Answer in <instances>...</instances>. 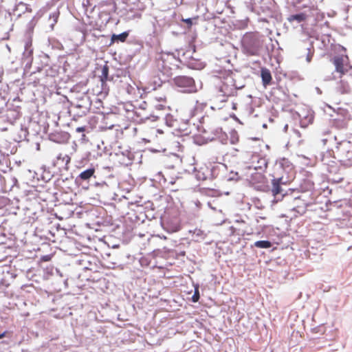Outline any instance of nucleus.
<instances>
[{"instance_id":"obj_25","label":"nucleus","mask_w":352,"mask_h":352,"mask_svg":"<svg viewBox=\"0 0 352 352\" xmlns=\"http://www.w3.org/2000/svg\"><path fill=\"white\" fill-rule=\"evenodd\" d=\"M140 264L142 266H148V262L146 258H141L140 260Z\"/></svg>"},{"instance_id":"obj_22","label":"nucleus","mask_w":352,"mask_h":352,"mask_svg":"<svg viewBox=\"0 0 352 352\" xmlns=\"http://www.w3.org/2000/svg\"><path fill=\"white\" fill-rule=\"evenodd\" d=\"M201 170H204V169H206V173L205 172H203V175L202 176H200L199 175V173H200V170L198 171V177L200 179H202V180H205L207 179L208 176L210 174V170L208 168H204V167H201L200 168Z\"/></svg>"},{"instance_id":"obj_13","label":"nucleus","mask_w":352,"mask_h":352,"mask_svg":"<svg viewBox=\"0 0 352 352\" xmlns=\"http://www.w3.org/2000/svg\"><path fill=\"white\" fill-rule=\"evenodd\" d=\"M221 91L223 93V95L229 97L234 96V93L236 92V87L234 84H232L230 86L227 84L224 83L221 87Z\"/></svg>"},{"instance_id":"obj_3","label":"nucleus","mask_w":352,"mask_h":352,"mask_svg":"<svg viewBox=\"0 0 352 352\" xmlns=\"http://www.w3.org/2000/svg\"><path fill=\"white\" fill-rule=\"evenodd\" d=\"M177 60L170 54H164L157 61L159 70L166 77L172 76L173 71L177 68Z\"/></svg>"},{"instance_id":"obj_2","label":"nucleus","mask_w":352,"mask_h":352,"mask_svg":"<svg viewBox=\"0 0 352 352\" xmlns=\"http://www.w3.org/2000/svg\"><path fill=\"white\" fill-rule=\"evenodd\" d=\"M126 221H122V225H115L111 221H93L91 224L85 223V226L88 228L94 229L96 232H113L117 235L127 234L129 230H124Z\"/></svg>"},{"instance_id":"obj_39","label":"nucleus","mask_w":352,"mask_h":352,"mask_svg":"<svg viewBox=\"0 0 352 352\" xmlns=\"http://www.w3.org/2000/svg\"><path fill=\"white\" fill-rule=\"evenodd\" d=\"M67 157L68 158V160H67V162H68L70 160V158L68 156H67Z\"/></svg>"},{"instance_id":"obj_28","label":"nucleus","mask_w":352,"mask_h":352,"mask_svg":"<svg viewBox=\"0 0 352 352\" xmlns=\"http://www.w3.org/2000/svg\"><path fill=\"white\" fill-rule=\"evenodd\" d=\"M86 130L85 126H80L76 128V131L78 133L84 132Z\"/></svg>"},{"instance_id":"obj_32","label":"nucleus","mask_w":352,"mask_h":352,"mask_svg":"<svg viewBox=\"0 0 352 352\" xmlns=\"http://www.w3.org/2000/svg\"><path fill=\"white\" fill-rule=\"evenodd\" d=\"M311 58H312V54H308L307 56V62H311Z\"/></svg>"},{"instance_id":"obj_10","label":"nucleus","mask_w":352,"mask_h":352,"mask_svg":"<svg viewBox=\"0 0 352 352\" xmlns=\"http://www.w3.org/2000/svg\"><path fill=\"white\" fill-rule=\"evenodd\" d=\"M272 192L276 202L281 201L285 197V195L283 194V190L280 185L279 179H274L272 180Z\"/></svg>"},{"instance_id":"obj_40","label":"nucleus","mask_w":352,"mask_h":352,"mask_svg":"<svg viewBox=\"0 0 352 352\" xmlns=\"http://www.w3.org/2000/svg\"><path fill=\"white\" fill-rule=\"evenodd\" d=\"M128 219H129V220H132V217H128Z\"/></svg>"},{"instance_id":"obj_1","label":"nucleus","mask_w":352,"mask_h":352,"mask_svg":"<svg viewBox=\"0 0 352 352\" xmlns=\"http://www.w3.org/2000/svg\"><path fill=\"white\" fill-rule=\"evenodd\" d=\"M263 45V36L258 32L246 33L242 40V50L247 56H258Z\"/></svg>"},{"instance_id":"obj_36","label":"nucleus","mask_w":352,"mask_h":352,"mask_svg":"<svg viewBox=\"0 0 352 352\" xmlns=\"http://www.w3.org/2000/svg\"><path fill=\"white\" fill-rule=\"evenodd\" d=\"M155 237V236H151V238H149V239H148V242H149V243H151V242H152V240H153Z\"/></svg>"},{"instance_id":"obj_11","label":"nucleus","mask_w":352,"mask_h":352,"mask_svg":"<svg viewBox=\"0 0 352 352\" xmlns=\"http://www.w3.org/2000/svg\"><path fill=\"white\" fill-rule=\"evenodd\" d=\"M54 226L56 228V234H57L58 238L64 236L65 235L67 234V232H72L78 235L80 234L79 233V232L77 230L76 226H74L73 227H72L70 226L68 227H66V226L61 227L59 223H56Z\"/></svg>"},{"instance_id":"obj_17","label":"nucleus","mask_w":352,"mask_h":352,"mask_svg":"<svg viewBox=\"0 0 352 352\" xmlns=\"http://www.w3.org/2000/svg\"><path fill=\"white\" fill-rule=\"evenodd\" d=\"M94 173H95V168H89V169H87V170L82 171L79 175V177L82 180H87V179H90L94 175Z\"/></svg>"},{"instance_id":"obj_8","label":"nucleus","mask_w":352,"mask_h":352,"mask_svg":"<svg viewBox=\"0 0 352 352\" xmlns=\"http://www.w3.org/2000/svg\"><path fill=\"white\" fill-rule=\"evenodd\" d=\"M332 63L336 67V72L340 74V77H342L348 72L349 66L345 63L342 56H334Z\"/></svg>"},{"instance_id":"obj_19","label":"nucleus","mask_w":352,"mask_h":352,"mask_svg":"<svg viewBox=\"0 0 352 352\" xmlns=\"http://www.w3.org/2000/svg\"><path fill=\"white\" fill-rule=\"evenodd\" d=\"M109 75V67L104 65L102 69V74L100 76V80L102 84H104L108 78Z\"/></svg>"},{"instance_id":"obj_18","label":"nucleus","mask_w":352,"mask_h":352,"mask_svg":"<svg viewBox=\"0 0 352 352\" xmlns=\"http://www.w3.org/2000/svg\"><path fill=\"white\" fill-rule=\"evenodd\" d=\"M272 245L270 241H257L254 243V246L259 248H270Z\"/></svg>"},{"instance_id":"obj_37","label":"nucleus","mask_w":352,"mask_h":352,"mask_svg":"<svg viewBox=\"0 0 352 352\" xmlns=\"http://www.w3.org/2000/svg\"><path fill=\"white\" fill-rule=\"evenodd\" d=\"M142 218V217L136 216L135 220H140Z\"/></svg>"},{"instance_id":"obj_15","label":"nucleus","mask_w":352,"mask_h":352,"mask_svg":"<svg viewBox=\"0 0 352 352\" xmlns=\"http://www.w3.org/2000/svg\"><path fill=\"white\" fill-rule=\"evenodd\" d=\"M129 36L128 32H124L120 34H113L111 39L110 45L116 41L124 42Z\"/></svg>"},{"instance_id":"obj_31","label":"nucleus","mask_w":352,"mask_h":352,"mask_svg":"<svg viewBox=\"0 0 352 352\" xmlns=\"http://www.w3.org/2000/svg\"><path fill=\"white\" fill-rule=\"evenodd\" d=\"M160 252H161V250L160 249L153 250V254L155 256H157Z\"/></svg>"},{"instance_id":"obj_16","label":"nucleus","mask_w":352,"mask_h":352,"mask_svg":"<svg viewBox=\"0 0 352 352\" xmlns=\"http://www.w3.org/2000/svg\"><path fill=\"white\" fill-rule=\"evenodd\" d=\"M309 16H310V15H307L305 13H300V14L291 15L289 17L288 20L289 21H297L298 22L300 23V22L305 21L307 19V18Z\"/></svg>"},{"instance_id":"obj_7","label":"nucleus","mask_w":352,"mask_h":352,"mask_svg":"<svg viewBox=\"0 0 352 352\" xmlns=\"http://www.w3.org/2000/svg\"><path fill=\"white\" fill-rule=\"evenodd\" d=\"M250 168L256 170L264 171L267 167V162L265 157L258 154L252 155Z\"/></svg>"},{"instance_id":"obj_30","label":"nucleus","mask_w":352,"mask_h":352,"mask_svg":"<svg viewBox=\"0 0 352 352\" xmlns=\"http://www.w3.org/2000/svg\"><path fill=\"white\" fill-rule=\"evenodd\" d=\"M230 234H236V229L234 227H233V226H230Z\"/></svg>"},{"instance_id":"obj_38","label":"nucleus","mask_w":352,"mask_h":352,"mask_svg":"<svg viewBox=\"0 0 352 352\" xmlns=\"http://www.w3.org/2000/svg\"><path fill=\"white\" fill-rule=\"evenodd\" d=\"M311 11H317V8H315L314 7H311Z\"/></svg>"},{"instance_id":"obj_41","label":"nucleus","mask_w":352,"mask_h":352,"mask_svg":"<svg viewBox=\"0 0 352 352\" xmlns=\"http://www.w3.org/2000/svg\"><path fill=\"white\" fill-rule=\"evenodd\" d=\"M142 208L138 207V210H142Z\"/></svg>"},{"instance_id":"obj_12","label":"nucleus","mask_w":352,"mask_h":352,"mask_svg":"<svg viewBox=\"0 0 352 352\" xmlns=\"http://www.w3.org/2000/svg\"><path fill=\"white\" fill-rule=\"evenodd\" d=\"M261 76L262 78V82L264 87L269 85L272 80V74L270 71L267 68H261Z\"/></svg>"},{"instance_id":"obj_20","label":"nucleus","mask_w":352,"mask_h":352,"mask_svg":"<svg viewBox=\"0 0 352 352\" xmlns=\"http://www.w3.org/2000/svg\"><path fill=\"white\" fill-rule=\"evenodd\" d=\"M78 262H79L80 265L83 266L85 270H93L91 267L92 263L91 261L85 260V259H82V260H78Z\"/></svg>"},{"instance_id":"obj_4","label":"nucleus","mask_w":352,"mask_h":352,"mask_svg":"<svg viewBox=\"0 0 352 352\" xmlns=\"http://www.w3.org/2000/svg\"><path fill=\"white\" fill-rule=\"evenodd\" d=\"M22 225L19 221H2L0 224L1 232L0 234L3 236H14L23 232Z\"/></svg>"},{"instance_id":"obj_6","label":"nucleus","mask_w":352,"mask_h":352,"mask_svg":"<svg viewBox=\"0 0 352 352\" xmlns=\"http://www.w3.org/2000/svg\"><path fill=\"white\" fill-rule=\"evenodd\" d=\"M174 83L178 87L184 89V92H192L195 89V80L192 78L180 76L173 79Z\"/></svg>"},{"instance_id":"obj_23","label":"nucleus","mask_w":352,"mask_h":352,"mask_svg":"<svg viewBox=\"0 0 352 352\" xmlns=\"http://www.w3.org/2000/svg\"><path fill=\"white\" fill-rule=\"evenodd\" d=\"M47 232L53 237L57 236V234H56V228L54 226H49Z\"/></svg>"},{"instance_id":"obj_26","label":"nucleus","mask_w":352,"mask_h":352,"mask_svg":"<svg viewBox=\"0 0 352 352\" xmlns=\"http://www.w3.org/2000/svg\"><path fill=\"white\" fill-rule=\"evenodd\" d=\"M51 258H52V255H50V254L45 255L41 257V261H49L51 260Z\"/></svg>"},{"instance_id":"obj_27","label":"nucleus","mask_w":352,"mask_h":352,"mask_svg":"<svg viewBox=\"0 0 352 352\" xmlns=\"http://www.w3.org/2000/svg\"><path fill=\"white\" fill-rule=\"evenodd\" d=\"M184 22H185L189 27H190L192 24V19H186L183 20Z\"/></svg>"},{"instance_id":"obj_35","label":"nucleus","mask_w":352,"mask_h":352,"mask_svg":"<svg viewBox=\"0 0 352 352\" xmlns=\"http://www.w3.org/2000/svg\"><path fill=\"white\" fill-rule=\"evenodd\" d=\"M6 336V331H4L3 333H0V339L3 338L4 336Z\"/></svg>"},{"instance_id":"obj_29","label":"nucleus","mask_w":352,"mask_h":352,"mask_svg":"<svg viewBox=\"0 0 352 352\" xmlns=\"http://www.w3.org/2000/svg\"><path fill=\"white\" fill-rule=\"evenodd\" d=\"M157 133H162L163 132L160 131V129L155 130L154 129H152L151 133L154 135H157Z\"/></svg>"},{"instance_id":"obj_5","label":"nucleus","mask_w":352,"mask_h":352,"mask_svg":"<svg viewBox=\"0 0 352 352\" xmlns=\"http://www.w3.org/2000/svg\"><path fill=\"white\" fill-rule=\"evenodd\" d=\"M336 152L340 160L346 164L352 161V142L347 140L342 141L336 146Z\"/></svg>"},{"instance_id":"obj_34","label":"nucleus","mask_w":352,"mask_h":352,"mask_svg":"<svg viewBox=\"0 0 352 352\" xmlns=\"http://www.w3.org/2000/svg\"><path fill=\"white\" fill-rule=\"evenodd\" d=\"M227 80L228 82H233V78L230 76V78H227Z\"/></svg>"},{"instance_id":"obj_33","label":"nucleus","mask_w":352,"mask_h":352,"mask_svg":"<svg viewBox=\"0 0 352 352\" xmlns=\"http://www.w3.org/2000/svg\"><path fill=\"white\" fill-rule=\"evenodd\" d=\"M157 100L158 101H165L166 100V97L164 96V97H160V98H157Z\"/></svg>"},{"instance_id":"obj_14","label":"nucleus","mask_w":352,"mask_h":352,"mask_svg":"<svg viewBox=\"0 0 352 352\" xmlns=\"http://www.w3.org/2000/svg\"><path fill=\"white\" fill-rule=\"evenodd\" d=\"M337 89H338V91L341 94H349L351 91V87H350L349 85L347 82H344V80H340L339 82Z\"/></svg>"},{"instance_id":"obj_24","label":"nucleus","mask_w":352,"mask_h":352,"mask_svg":"<svg viewBox=\"0 0 352 352\" xmlns=\"http://www.w3.org/2000/svg\"><path fill=\"white\" fill-rule=\"evenodd\" d=\"M192 301L195 302H197L199 300V294L198 290H195V292L194 295L192 296Z\"/></svg>"},{"instance_id":"obj_21","label":"nucleus","mask_w":352,"mask_h":352,"mask_svg":"<svg viewBox=\"0 0 352 352\" xmlns=\"http://www.w3.org/2000/svg\"><path fill=\"white\" fill-rule=\"evenodd\" d=\"M193 234L200 237L201 239H204L207 236V234L204 230L198 228L195 229Z\"/></svg>"},{"instance_id":"obj_9","label":"nucleus","mask_w":352,"mask_h":352,"mask_svg":"<svg viewBox=\"0 0 352 352\" xmlns=\"http://www.w3.org/2000/svg\"><path fill=\"white\" fill-rule=\"evenodd\" d=\"M160 224L168 234L178 232L182 228L179 221H160Z\"/></svg>"},{"instance_id":"obj_42","label":"nucleus","mask_w":352,"mask_h":352,"mask_svg":"<svg viewBox=\"0 0 352 352\" xmlns=\"http://www.w3.org/2000/svg\"><path fill=\"white\" fill-rule=\"evenodd\" d=\"M63 219V217H59V220H62Z\"/></svg>"}]
</instances>
